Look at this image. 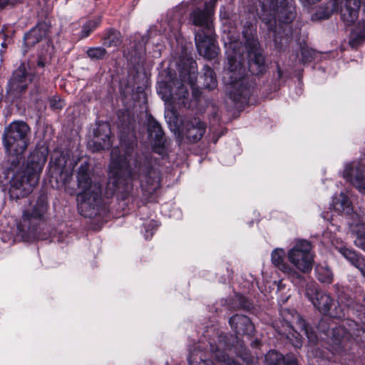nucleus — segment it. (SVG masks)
Here are the masks:
<instances>
[{
  "mask_svg": "<svg viewBox=\"0 0 365 365\" xmlns=\"http://www.w3.org/2000/svg\"><path fill=\"white\" fill-rule=\"evenodd\" d=\"M259 343V342L258 341H257V340H256V341H253V342L252 343V346H254V347H256V346H258Z\"/></svg>",
  "mask_w": 365,
  "mask_h": 365,
  "instance_id": "obj_47",
  "label": "nucleus"
},
{
  "mask_svg": "<svg viewBox=\"0 0 365 365\" xmlns=\"http://www.w3.org/2000/svg\"><path fill=\"white\" fill-rule=\"evenodd\" d=\"M210 352L205 351L201 344H195L190 349L188 362L189 365H214L210 360V355L225 365H241L230 356L235 353L244 361L250 362V354L245 347L243 342L236 336L231 334H220L217 337V342L210 343Z\"/></svg>",
  "mask_w": 365,
  "mask_h": 365,
  "instance_id": "obj_4",
  "label": "nucleus"
},
{
  "mask_svg": "<svg viewBox=\"0 0 365 365\" xmlns=\"http://www.w3.org/2000/svg\"><path fill=\"white\" fill-rule=\"evenodd\" d=\"M30 128L22 120H14L4 128L3 144L11 163L15 169L24 159V153L28 148Z\"/></svg>",
  "mask_w": 365,
  "mask_h": 365,
  "instance_id": "obj_9",
  "label": "nucleus"
},
{
  "mask_svg": "<svg viewBox=\"0 0 365 365\" xmlns=\"http://www.w3.org/2000/svg\"><path fill=\"white\" fill-rule=\"evenodd\" d=\"M242 34L249 71L254 75H259L265 71L266 64L256 32L251 28H246Z\"/></svg>",
  "mask_w": 365,
  "mask_h": 365,
  "instance_id": "obj_12",
  "label": "nucleus"
},
{
  "mask_svg": "<svg viewBox=\"0 0 365 365\" xmlns=\"http://www.w3.org/2000/svg\"><path fill=\"white\" fill-rule=\"evenodd\" d=\"M48 211L46 196L41 195L30 209L23 212L22 222L18 225L19 235L24 241H30L36 237V228L31 225L33 220H42Z\"/></svg>",
  "mask_w": 365,
  "mask_h": 365,
  "instance_id": "obj_13",
  "label": "nucleus"
},
{
  "mask_svg": "<svg viewBox=\"0 0 365 365\" xmlns=\"http://www.w3.org/2000/svg\"><path fill=\"white\" fill-rule=\"evenodd\" d=\"M50 168L53 175H59L60 179L64 182H69L71 180L73 165L68 163V157L63 152L55 150L51 157L49 162Z\"/></svg>",
  "mask_w": 365,
  "mask_h": 365,
  "instance_id": "obj_16",
  "label": "nucleus"
},
{
  "mask_svg": "<svg viewBox=\"0 0 365 365\" xmlns=\"http://www.w3.org/2000/svg\"><path fill=\"white\" fill-rule=\"evenodd\" d=\"M285 256L286 253L283 249H274L271 254V261L272 264L289 277H299L300 275L296 269L285 262Z\"/></svg>",
  "mask_w": 365,
  "mask_h": 365,
  "instance_id": "obj_25",
  "label": "nucleus"
},
{
  "mask_svg": "<svg viewBox=\"0 0 365 365\" xmlns=\"http://www.w3.org/2000/svg\"><path fill=\"white\" fill-rule=\"evenodd\" d=\"M37 66L40 68H43L44 66V63L42 61H38V63H37Z\"/></svg>",
  "mask_w": 365,
  "mask_h": 365,
  "instance_id": "obj_46",
  "label": "nucleus"
},
{
  "mask_svg": "<svg viewBox=\"0 0 365 365\" xmlns=\"http://www.w3.org/2000/svg\"><path fill=\"white\" fill-rule=\"evenodd\" d=\"M179 78L170 81L158 83L157 91L161 98L170 104L179 107L193 108L197 106L200 91L193 86L197 82V63L189 60L182 66H179Z\"/></svg>",
  "mask_w": 365,
  "mask_h": 365,
  "instance_id": "obj_3",
  "label": "nucleus"
},
{
  "mask_svg": "<svg viewBox=\"0 0 365 365\" xmlns=\"http://www.w3.org/2000/svg\"><path fill=\"white\" fill-rule=\"evenodd\" d=\"M312 245L305 240H296L292 248L287 252L289 262L299 272H309L314 263Z\"/></svg>",
  "mask_w": 365,
  "mask_h": 365,
  "instance_id": "obj_15",
  "label": "nucleus"
},
{
  "mask_svg": "<svg viewBox=\"0 0 365 365\" xmlns=\"http://www.w3.org/2000/svg\"><path fill=\"white\" fill-rule=\"evenodd\" d=\"M354 244L356 246L365 251V236H359L356 239H355Z\"/></svg>",
  "mask_w": 365,
  "mask_h": 365,
  "instance_id": "obj_39",
  "label": "nucleus"
},
{
  "mask_svg": "<svg viewBox=\"0 0 365 365\" xmlns=\"http://www.w3.org/2000/svg\"><path fill=\"white\" fill-rule=\"evenodd\" d=\"M351 334H352V337L356 336L355 340H357V337L361 336L360 334H355L354 333H351ZM350 336H351V335H350L349 337Z\"/></svg>",
  "mask_w": 365,
  "mask_h": 365,
  "instance_id": "obj_48",
  "label": "nucleus"
},
{
  "mask_svg": "<svg viewBox=\"0 0 365 365\" xmlns=\"http://www.w3.org/2000/svg\"><path fill=\"white\" fill-rule=\"evenodd\" d=\"M317 279L324 284H331L333 281L334 274L331 269L326 264H319L315 267Z\"/></svg>",
  "mask_w": 365,
  "mask_h": 365,
  "instance_id": "obj_31",
  "label": "nucleus"
},
{
  "mask_svg": "<svg viewBox=\"0 0 365 365\" xmlns=\"http://www.w3.org/2000/svg\"><path fill=\"white\" fill-rule=\"evenodd\" d=\"M217 0L205 1L195 6L189 14L188 21L196 28L195 41L199 54L205 58L213 59L218 53L213 26L215 8Z\"/></svg>",
  "mask_w": 365,
  "mask_h": 365,
  "instance_id": "obj_5",
  "label": "nucleus"
},
{
  "mask_svg": "<svg viewBox=\"0 0 365 365\" xmlns=\"http://www.w3.org/2000/svg\"><path fill=\"white\" fill-rule=\"evenodd\" d=\"M206 125L199 118L189 117L182 123V132L190 143L199 141L205 133Z\"/></svg>",
  "mask_w": 365,
  "mask_h": 365,
  "instance_id": "obj_20",
  "label": "nucleus"
},
{
  "mask_svg": "<svg viewBox=\"0 0 365 365\" xmlns=\"http://www.w3.org/2000/svg\"><path fill=\"white\" fill-rule=\"evenodd\" d=\"M230 325L237 334L251 335L255 331V326L245 315L235 314L230 318Z\"/></svg>",
  "mask_w": 365,
  "mask_h": 365,
  "instance_id": "obj_23",
  "label": "nucleus"
},
{
  "mask_svg": "<svg viewBox=\"0 0 365 365\" xmlns=\"http://www.w3.org/2000/svg\"><path fill=\"white\" fill-rule=\"evenodd\" d=\"M8 1L9 0H0V8L4 7Z\"/></svg>",
  "mask_w": 365,
  "mask_h": 365,
  "instance_id": "obj_44",
  "label": "nucleus"
},
{
  "mask_svg": "<svg viewBox=\"0 0 365 365\" xmlns=\"http://www.w3.org/2000/svg\"><path fill=\"white\" fill-rule=\"evenodd\" d=\"M330 208L349 217V224L352 232L356 235V239L360 235L365 236V216L361 217L353 212L352 203L345 193L334 195Z\"/></svg>",
  "mask_w": 365,
  "mask_h": 365,
  "instance_id": "obj_14",
  "label": "nucleus"
},
{
  "mask_svg": "<svg viewBox=\"0 0 365 365\" xmlns=\"http://www.w3.org/2000/svg\"><path fill=\"white\" fill-rule=\"evenodd\" d=\"M299 1L304 6H308L312 4H316L317 2H319L321 0H299Z\"/></svg>",
  "mask_w": 365,
  "mask_h": 365,
  "instance_id": "obj_41",
  "label": "nucleus"
},
{
  "mask_svg": "<svg viewBox=\"0 0 365 365\" xmlns=\"http://www.w3.org/2000/svg\"><path fill=\"white\" fill-rule=\"evenodd\" d=\"M317 54V52L312 48L308 47L302 48V61L304 63L314 60Z\"/></svg>",
  "mask_w": 365,
  "mask_h": 365,
  "instance_id": "obj_35",
  "label": "nucleus"
},
{
  "mask_svg": "<svg viewBox=\"0 0 365 365\" xmlns=\"http://www.w3.org/2000/svg\"><path fill=\"white\" fill-rule=\"evenodd\" d=\"M50 24L46 21L38 22L35 27L32 28L24 35V43L26 46H33L36 43L46 40L50 33Z\"/></svg>",
  "mask_w": 365,
  "mask_h": 365,
  "instance_id": "obj_22",
  "label": "nucleus"
},
{
  "mask_svg": "<svg viewBox=\"0 0 365 365\" xmlns=\"http://www.w3.org/2000/svg\"><path fill=\"white\" fill-rule=\"evenodd\" d=\"M86 53L89 58L93 60L102 59L107 53L106 50L101 46L92 47L87 50Z\"/></svg>",
  "mask_w": 365,
  "mask_h": 365,
  "instance_id": "obj_34",
  "label": "nucleus"
},
{
  "mask_svg": "<svg viewBox=\"0 0 365 365\" xmlns=\"http://www.w3.org/2000/svg\"><path fill=\"white\" fill-rule=\"evenodd\" d=\"M305 294L319 312L327 314L329 312L333 304V299L329 294L320 291L315 282H311L307 284Z\"/></svg>",
  "mask_w": 365,
  "mask_h": 365,
  "instance_id": "obj_18",
  "label": "nucleus"
},
{
  "mask_svg": "<svg viewBox=\"0 0 365 365\" xmlns=\"http://www.w3.org/2000/svg\"><path fill=\"white\" fill-rule=\"evenodd\" d=\"M76 170L78 188L77 206L79 214L85 217L93 218L103 210L102 190L100 182L94 178L90 163L80 160Z\"/></svg>",
  "mask_w": 365,
  "mask_h": 365,
  "instance_id": "obj_6",
  "label": "nucleus"
},
{
  "mask_svg": "<svg viewBox=\"0 0 365 365\" xmlns=\"http://www.w3.org/2000/svg\"><path fill=\"white\" fill-rule=\"evenodd\" d=\"M237 300L239 301V304L237 306L238 309H250L252 307L251 303L247 300V299L242 296L237 295Z\"/></svg>",
  "mask_w": 365,
  "mask_h": 365,
  "instance_id": "obj_37",
  "label": "nucleus"
},
{
  "mask_svg": "<svg viewBox=\"0 0 365 365\" xmlns=\"http://www.w3.org/2000/svg\"><path fill=\"white\" fill-rule=\"evenodd\" d=\"M329 336V344L333 351L339 352L344 348V344L352 334L350 331H346L344 327L339 326L327 331Z\"/></svg>",
  "mask_w": 365,
  "mask_h": 365,
  "instance_id": "obj_24",
  "label": "nucleus"
},
{
  "mask_svg": "<svg viewBox=\"0 0 365 365\" xmlns=\"http://www.w3.org/2000/svg\"><path fill=\"white\" fill-rule=\"evenodd\" d=\"M49 104L53 110H60L64 106L62 100L58 96H53L49 100Z\"/></svg>",
  "mask_w": 365,
  "mask_h": 365,
  "instance_id": "obj_36",
  "label": "nucleus"
},
{
  "mask_svg": "<svg viewBox=\"0 0 365 365\" xmlns=\"http://www.w3.org/2000/svg\"><path fill=\"white\" fill-rule=\"evenodd\" d=\"M332 0L326 4L320 6L312 16V21L327 19L334 12L339 11L341 21L346 26L352 25L359 17V10L361 6L365 11V0Z\"/></svg>",
  "mask_w": 365,
  "mask_h": 365,
  "instance_id": "obj_11",
  "label": "nucleus"
},
{
  "mask_svg": "<svg viewBox=\"0 0 365 365\" xmlns=\"http://www.w3.org/2000/svg\"><path fill=\"white\" fill-rule=\"evenodd\" d=\"M343 177L365 195V165L354 161L345 165Z\"/></svg>",
  "mask_w": 365,
  "mask_h": 365,
  "instance_id": "obj_19",
  "label": "nucleus"
},
{
  "mask_svg": "<svg viewBox=\"0 0 365 365\" xmlns=\"http://www.w3.org/2000/svg\"><path fill=\"white\" fill-rule=\"evenodd\" d=\"M365 41V19L358 22L350 34L349 44L354 47Z\"/></svg>",
  "mask_w": 365,
  "mask_h": 365,
  "instance_id": "obj_29",
  "label": "nucleus"
},
{
  "mask_svg": "<svg viewBox=\"0 0 365 365\" xmlns=\"http://www.w3.org/2000/svg\"><path fill=\"white\" fill-rule=\"evenodd\" d=\"M48 149L46 147L35 148L29 155L23 170L17 171L10 180L9 195L18 200L30 194L36 187L46 162Z\"/></svg>",
  "mask_w": 365,
  "mask_h": 365,
  "instance_id": "obj_8",
  "label": "nucleus"
},
{
  "mask_svg": "<svg viewBox=\"0 0 365 365\" xmlns=\"http://www.w3.org/2000/svg\"><path fill=\"white\" fill-rule=\"evenodd\" d=\"M339 252L352 265L356 267L365 277V257L346 247H341Z\"/></svg>",
  "mask_w": 365,
  "mask_h": 365,
  "instance_id": "obj_27",
  "label": "nucleus"
},
{
  "mask_svg": "<svg viewBox=\"0 0 365 365\" xmlns=\"http://www.w3.org/2000/svg\"><path fill=\"white\" fill-rule=\"evenodd\" d=\"M136 146L133 135L120 136V146L113 148L110 153L109 184L117 189L128 179L138 180L143 195L151 201L160 188V174L150 165L146 157L135 151Z\"/></svg>",
  "mask_w": 365,
  "mask_h": 365,
  "instance_id": "obj_1",
  "label": "nucleus"
},
{
  "mask_svg": "<svg viewBox=\"0 0 365 365\" xmlns=\"http://www.w3.org/2000/svg\"><path fill=\"white\" fill-rule=\"evenodd\" d=\"M282 317L284 324L282 325V329L277 331L280 335L286 336L294 347L300 348L302 346V334L305 335L311 343H316V333L297 312L292 311L289 313L288 311H283Z\"/></svg>",
  "mask_w": 365,
  "mask_h": 365,
  "instance_id": "obj_10",
  "label": "nucleus"
},
{
  "mask_svg": "<svg viewBox=\"0 0 365 365\" xmlns=\"http://www.w3.org/2000/svg\"><path fill=\"white\" fill-rule=\"evenodd\" d=\"M269 31L273 32L275 47L284 50L292 39L290 24L297 15L294 0H250Z\"/></svg>",
  "mask_w": 365,
  "mask_h": 365,
  "instance_id": "obj_2",
  "label": "nucleus"
},
{
  "mask_svg": "<svg viewBox=\"0 0 365 365\" xmlns=\"http://www.w3.org/2000/svg\"><path fill=\"white\" fill-rule=\"evenodd\" d=\"M35 78L34 69L29 64L21 63L14 71L11 79L9 81V91L16 93L25 91Z\"/></svg>",
  "mask_w": 365,
  "mask_h": 365,
  "instance_id": "obj_17",
  "label": "nucleus"
},
{
  "mask_svg": "<svg viewBox=\"0 0 365 365\" xmlns=\"http://www.w3.org/2000/svg\"><path fill=\"white\" fill-rule=\"evenodd\" d=\"M37 6L36 8V12L39 13L41 11L43 13L46 14L49 9V5L48 4V0H37Z\"/></svg>",
  "mask_w": 365,
  "mask_h": 365,
  "instance_id": "obj_38",
  "label": "nucleus"
},
{
  "mask_svg": "<svg viewBox=\"0 0 365 365\" xmlns=\"http://www.w3.org/2000/svg\"><path fill=\"white\" fill-rule=\"evenodd\" d=\"M339 298V300L340 301L341 303L342 304H344V305L349 308H354L353 306H352V304H353V300L352 299H346L345 297L342 295V294H340L339 295L338 297Z\"/></svg>",
  "mask_w": 365,
  "mask_h": 365,
  "instance_id": "obj_40",
  "label": "nucleus"
},
{
  "mask_svg": "<svg viewBox=\"0 0 365 365\" xmlns=\"http://www.w3.org/2000/svg\"><path fill=\"white\" fill-rule=\"evenodd\" d=\"M100 23V17L86 21L82 27L81 36L83 38L88 37L90 35V34L98 26Z\"/></svg>",
  "mask_w": 365,
  "mask_h": 365,
  "instance_id": "obj_33",
  "label": "nucleus"
},
{
  "mask_svg": "<svg viewBox=\"0 0 365 365\" xmlns=\"http://www.w3.org/2000/svg\"><path fill=\"white\" fill-rule=\"evenodd\" d=\"M224 133H225V132H224V130H223V131H222V132L220 133V135H218V136H217V137H216V138H215V135H214V136L212 137V140L213 141V143H217V140H218V138H219L220 135H223V134H224Z\"/></svg>",
  "mask_w": 365,
  "mask_h": 365,
  "instance_id": "obj_43",
  "label": "nucleus"
},
{
  "mask_svg": "<svg viewBox=\"0 0 365 365\" xmlns=\"http://www.w3.org/2000/svg\"><path fill=\"white\" fill-rule=\"evenodd\" d=\"M265 361L267 365H298L294 356H283L275 350H270L267 353Z\"/></svg>",
  "mask_w": 365,
  "mask_h": 365,
  "instance_id": "obj_26",
  "label": "nucleus"
},
{
  "mask_svg": "<svg viewBox=\"0 0 365 365\" xmlns=\"http://www.w3.org/2000/svg\"><path fill=\"white\" fill-rule=\"evenodd\" d=\"M202 71L203 74L200 77V81H202V86L208 90L215 88L217 86V81L214 71L210 66H205Z\"/></svg>",
  "mask_w": 365,
  "mask_h": 365,
  "instance_id": "obj_30",
  "label": "nucleus"
},
{
  "mask_svg": "<svg viewBox=\"0 0 365 365\" xmlns=\"http://www.w3.org/2000/svg\"><path fill=\"white\" fill-rule=\"evenodd\" d=\"M222 9H225V7L223 6L222 8L220 9V17L221 18H227V14L225 13H223L222 12Z\"/></svg>",
  "mask_w": 365,
  "mask_h": 365,
  "instance_id": "obj_45",
  "label": "nucleus"
},
{
  "mask_svg": "<svg viewBox=\"0 0 365 365\" xmlns=\"http://www.w3.org/2000/svg\"><path fill=\"white\" fill-rule=\"evenodd\" d=\"M359 332H361L362 335H365V330L364 329H363L361 331H359Z\"/></svg>",
  "mask_w": 365,
  "mask_h": 365,
  "instance_id": "obj_50",
  "label": "nucleus"
},
{
  "mask_svg": "<svg viewBox=\"0 0 365 365\" xmlns=\"http://www.w3.org/2000/svg\"><path fill=\"white\" fill-rule=\"evenodd\" d=\"M148 132L150 136L155 135V145L158 146V148H155V151L158 153H161L164 147V133L162 130L160 123L153 118L149 119L148 121Z\"/></svg>",
  "mask_w": 365,
  "mask_h": 365,
  "instance_id": "obj_28",
  "label": "nucleus"
},
{
  "mask_svg": "<svg viewBox=\"0 0 365 365\" xmlns=\"http://www.w3.org/2000/svg\"><path fill=\"white\" fill-rule=\"evenodd\" d=\"M119 36V33L117 32L115 30H109L106 33V36L103 38V45L107 47L117 46L120 43Z\"/></svg>",
  "mask_w": 365,
  "mask_h": 365,
  "instance_id": "obj_32",
  "label": "nucleus"
},
{
  "mask_svg": "<svg viewBox=\"0 0 365 365\" xmlns=\"http://www.w3.org/2000/svg\"><path fill=\"white\" fill-rule=\"evenodd\" d=\"M152 236H153V232H152V231H149L148 230H146V231H145V238L146 240H148V239H150Z\"/></svg>",
  "mask_w": 365,
  "mask_h": 365,
  "instance_id": "obj_42",
  "label": "nucleus"
},
{
  "mask_svg": "<svg viewBox=\"0 0 365 365\" xmlns=\"http://www.w3.org/2000/svg\"><path fill=\"white\" fill-rule=\"evenodd\" d=\"M277 72H278V76H279V78H281V77H282V71L280 70V68H278V71H277Z\"/></svg>",
  "mask_w": 365,
  "mask_h": 365,
  "instance_id": "obj_49",
  "label": "nucleus"
},
{
  "mask_svg": "<svg viewBox=\"0 0 365 365\" xmlns=\"http://www.w3.org/2000/svg\"><path fill=\"white\" fill-rule=\"evenodd\" d=\"M237 46L236 41L225 43L228 66L224 80L227 84V89L230 98L236 103H243L247 101L251 93V84L245 73L243 55Z\"/></svg>",
  "mask_w": 365,
  "mask_h": 365,
  "instance_id": "obj_7",
  "label": "nucleus"
},
{
  "mask_svg": "<svg viewBox=\"0 0 365 365\" xmlns=\"http://www.w3.org/2000/svg\"><path fill=\"white\" fill-rule=\"evenodd\" d=\"M110 133V126L108 123H99L94 131L95 140L93 142V150L109 149L112 145Z\"/></svg>",
  "mask_w": 365,
  "mask_h": 365,
  "instance_id": "obj_21",
  "label": "nucleus"
}]
</instances>
